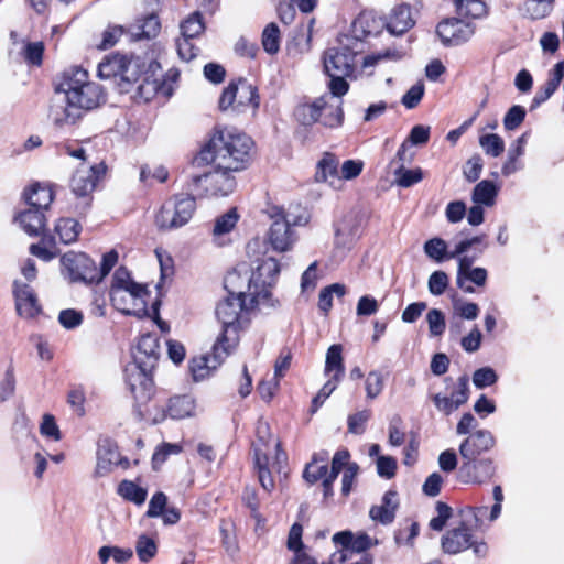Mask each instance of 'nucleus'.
I'll return each mask as SVG.
<instances>
[{
  "label": "nucleus",
  "instance_id": "obj_7",
  "mask_svg": "<svg viewBox=\"0 0 564 564\" xmlns=\"http://www.w3.org/2000/svg\"><path fill=\"white\" fill-rule=\"evenodd\" d=\"M271 218L273 221L269 229L268 239L272 248L279 252L290 250L296 241L292 226H302L308 220L305 214L294 216L291 213H284L279 207L272 208Z\"/></svg>",
  "mask_w": 564,
  "mask_h": 564
},
{
  "label": "nucleus",
  "instance_id": "obj_3",
  "mask_svg": "<svg viewBox=\"0 0 564 564\" xmlns=\"http://www.w3.org/2000/svg\"><path fill=\"white\" fill-rule=\"evenodd\" d=\"M241 322L232 319L223 324L209 351L194 356L188 361L189 373L195 382L213 377L226 359L235 354L240 341Z\"/></svg>",
  "mask_w": 564,
  "mask_h": 564
},
{
  "label": "nucleus",
  "instance_id": "obj_25",
  "mask_svg": "<svg viewBox=\"0 0 564 564\" xmlns=\"http://www.w3.org/2000/svg\"><path fill=\"white\" fill-rule=\"evenodd\" d=\"M358 237V227L352 218H344L336 227L335 248L343 253L349 250Z\"/></svg>",
  "mask_w": 564,
  "mask_h": 564
},
{
  "label": "nucleus",
  "instance_id": "obj_46",
  "mask_svg": "<svg viewBox=\"0 0 564 564\" xmlns=\"http://www.w3.org/2000/svg\"><path fill=\"white\" fill-rule=\"evenodd\" d=\"M239 219V215L236 208L229 209L227 213L217 217L215 220V226L213 232L215 236H221L230 232L236 226Z\"/></svg>",
  "mask_w": 564,
  "mask_h": 564
},
{
  "label": "nucleus",
  "instance_id": "obj_37",
  "mask_svg": "<svg viewBox=\"0 0 564 564\" xmlns=\"http://www.w3.org/2000/svg\"><path fill=\"white\" fill-rule=\"evenodd\" d=\"M127 58L122 55H113L104 58L98 66V75L100 78H119L121 70L124 67Z\"/></svg>",
  "mask_w": 564,
  "mask_h": 564
},
{
  "label": "nucleus",
  "instance_id": "obj_5",
  "mask_svg": "<svg viewBox=\"0 0 564 564\" xmlns=\"http://www.w3.org/2000/svg\"><path fill=\"white\" fill-rule=\"evenodd\" d=\"M55 90L66 95V100L76 105L83 115L99 107L106 100L102 87L90 82L88 72L77 66L63 72Z\"/></svg>",
  "mask_w": 564,
  "mask_h": 564
},
{
  "label": "nucleus",
  "instance_id": "obj_54",
  "mask_svg": "<svg viewBox=\"0 0 564 564\" xmlns=\"http://www.w3.org/2000/svg\"><path fill=\"white\" fill-rule=\"evenodd\" d=\"M340 380L328 377V380L318 391L316 397L312 400L311 412L315 413L323 403L327 400V398L335 391Z\"/></svg>",
  "mask_w": 564,
  "mask_h": 564
},
{
  "label": "nucleus",
  "instance_id": "obj_10",
  "mask_svg": "<svg viewBox=\"0 0 564 564\" xmlns=\"http://www.w3.org/2000/svg\"><path fill=\"white\" fill-rule=\"evenodd\" d=\"M496 445V437L489 430H477L470 433L459 445L462 469L468 471L474 468L475 458L490 451Z\"/></svg>",
  "mask_w": 564,
  "mask_h": 564
},
{
  "label": "nucleus",
  "instance_id": "obj_17",
  "mask_svg": "<svg viewBox=\"0 0 564 564\" xmlns=\"http://www.w3.org/2000/svg\"><path fill=\"white\" fill-rule=\"evenodd\" d=\"M398 508L399 499L397 491L388 490L384 492L381 503L370 508L369 517L376 522L389 525L394 521Z\"/></svg>",
  "mask_w": 564,
  "mask_h": 564
},
{
  "label": "nucleus",
  "instance_id": "obj_62",
  "mask_svg": "<svg viewBox=\"0 0 564 564\" xmlns=\"http://www.w3.org/2000/svg\"><path fill=\"white\" fill-rule=\"evenodd\" d=\"M419 523L412 521L408 528V531L405 529H399L398 531H395L394 542L397 545L406 544L412 546L414 543V539L419 535Z\"/></svg>",
  "mask_w": 564,
  "mask_h": 564
},
{
  "label": "nucleus",
  "instance_id": "obj_19",
  "mask_svg": "<svg viewBox=\"0 0 564 564\" xmlns=\"http://www.w3.org/2000/svg\"><path fill=\"white\" fill-rule=\"evenodd\" d=\"M118 462L119 452L117 444L110 438L100 440L97 447L96 474L98 476L107 475L113 466H117Z\"/></svg>",
  "mask_w": 564,
  "mask_h": 564
},
{
  "label": "nucleus",
  "instance_id": "obj_8",
  "mask_svg": "<svg viewBox=\"0 0 564 564\" xmlns=\"http://www.w3.org/2000/svg\"><path fill=\"white\" fill-rule=\"evenodd\" d=\"M196 209V200L191 195L177 194L167 199L155 216L160 230H172L187 224Z\"/></svg>",
  "mask_w": 564,
  "mask_h": 564
},
{
  "label": "nucleus",
  "instance_id": "obj_29",
  "mask_svg": "<svg viewBox=\"0 0 564 564\" xmlns=\"http://www.w3.org/2000/svg\"><path fill=\"white\" fill-rule=\"evenodd\" d=\"M319 98H325V107L322 108V117L319 122L325 127L336 128L343 123L344 111L341 108V100H333V96L324 94Z\"/></svg>",
  "mask_w": 564,
  "mask_h": 564
},
{
  "label": "nucleus",
  "instance_id": "obj_22",
  "mask_svg": "<svg viewBox=\"0 0 564 564\" xmlns=\"http://www.w3.org/2000/svg\"><path fill=\"white\" fill-rule=\"evenodd\" d=\"M563 78L564 62H558L550 72L546 83L535 93L532 99L531 109L538 108L541 104L546 101L557 90Z\"/></svg>",
  "mask_w": 564,
  "mask_h": 564
},
{
  "label": "nucleus",
  "instance_id": "obj_13",
  "mask_svg": "<svg viewBox=\"0 0 564 564\" xmlns=\"http://www.w3.org/2000/svg\"><path fill=\"white\" fill-rule=\"evenodd\" d=\"M355 57V53L348 47L329 48L324 58L326 74L352 75Z\"/></svg>",
  "mask_w": 564,
  "mask_h": 564
},
{
  "label": "nucleus",
  "instance_id": "obj_39",
  "mask_svg": "<svg viewBox=\"0 0 564 564\" xmlns=\"http://www.w3.org/2000/svg\"><path fill=\"white\" fill-rule=\"evenodd\" d=\"M117 492L123 499L138 506L143 505L148 496L147 489L135 485L131 480H122L118 486Z\"/></svg>",
  "mask_w": 564,
  "mask_h": 564
},
{
  "label": "nucleus",
  "instance_id": "obj_55",
  "mask_svg": "<svg viewBox=\"0 0 564 564\" xmlns=\"http://www.w3.org/2000/svg\"><path fill=\"white\" fill-rule=\"evenodd\" d=\"M487 270L484 269V268H474L471 271H469L465 276H464V286L465 288H459L460 290H463L465 293H474L475 292V289L473 288V285L469 283V282H473L474 284L478 285V286H482L486 284V281H487Z\"/></svg>",
  "mask_w": 564,
  "mask_h": 564
},
{
  "label": "nucleus",
  "instance_id": "obj_32",
  "mask_svg": "<svg viewBox=\"0 0 564 564\" xmlns=\"http://www.w3.org/2000/svg\"><path fill=\"white\" fill-rule=\"evenodd\" d=\"M194 411V403L192 399L187 395H176L169 400V404L166 408V413L161 415L160 421H162L165 416H170L174 420H181L186 416H189ZM154 422L158 423L159 420L154 419Z\"/></svg>",
  "mask_w": 564,
  "mask_h": 564
},
{
  "label": "nucleus",
  "instance_id": "obj_58",
  "mask_svg": "<svg viewBox=\"0 0 564 564\" xmlns=\"http://www.w3.org/2000/svg\"><path fill=\"white\" fill-rule=\"evenodd\" d=\"M449 283L448 275L444 271H434L427 281L429 291L433 295H441L445 292Z\"/></svg>",
  "mask_w": 564,
  "mask_h": 564
},
{
  "label": "nucleus",
  "instance_id": "obj_21",
  "mask_svg": "<svg viewBox=\"0 0 564 564\" xmlns=\"http://www.w3.org/2000/svg\"><path fill=\"white\" fill-rule=\"evenodd\" d=\"M414 24L411 7L406 3H400L392 8L387 21V30L391 34L401 35Z\"/></svg>",
  "mask_w": 564,
  "mask_h": 564
},
{
  "label": "nucleus",
  "instance_id": "obj_26",
  "mask_svg": "<svg viewBox=\"0 0 564 564\" xmlns=\"http://www.w3.org/2000/svg\"><path fill=\"white\" fill-rule=\"evenodd\" d=\"M338 165L339 161L334 154L325 153L317 163L315 180L317 182H327L330 186L335 187L337 183H340Z\"/></svg>",
  "mask_w": 564,
  "mask_h": 564
},
{
  "label": "nucleus",
  "instance_id": "obj_59",
  "mask_svg": "<svg viewBox=\"0 0 564 564\" xmlns=\"http://www.w3.org/2000/svg\"><path fill=\"white\" fill-rule=\"evenodd\" d=\"M525 118V109L522 106L516 105L512 106L506 113L503 118L505 129L508 131H512L517 129Z\"/></svg>",
  "mask_w": 564,
  "mask_h": 564
},
{
  "label": "nucleus",
  "instance_id": "obj_18",
  "mask_svg": "<svg viewBox=\"0 0 564 564\" xmlns=\"http://www.w3.org/2000/svg\"><path fill=\"white\" fill-rule=\"evenodd\" d=\"M280 273V265L278 261L273 258H268L262 261L261 264L257 267V270L252 272L250 278H246L243 282H248V290L251 292L252 284L254 288L260 283L263 288L262 290L269 291L265 286H271L276 276Z\"/></svg>",
  "mask_w": 564,
  "mask_h": 564
},
{
  "label": "nucleus",
  "instance_id": "obj_44",
  "mask_svg": "<svg viewBox=\"0 0 564 564\" xmlns=\"http://www.w3.org/2000/svg\"><path fill=\"white\" fill-rule=\"evenodd\" d=\"M425 254L437 263L447 259V243L442 238L429 239L423 246Z\"/></svg>",
  "mask_w": 564,
  "mask_h": 564
},
{
  "label": "nucleus",
  "instance_id": "obj_12",
  "mask_svg": "<svg viewBox=\"0 0 564 564\" xmlns=\"http://www.w3.org/2000/svg\"><path fill=\"white\" fill-rule=\"evenodd\" d=\"M106 173L104 163L94 164L89 167L82 165L74 173L70 187L75 195L87 197L96 187L97 182Z\"/></svg>",
  "mask_w": 564,
  "mask_h": 564
},
{
  "label": "nucleus",
  "instance_id": "obj_14",
  "mask_svg": "<svg viewBox=\"0 0 564 564\" xmlns=\"http://www.w3.org/2000/svg\"><path fill=\"white\" fill-rule=\"evenodd\" d=\"M471 530L464 521L459 527L448 530L442 536V550L447 554L455 555L469 549L473 538Z\"/></svg>",
  "mask_w": 564,
  "mask_h": 564
},
{
  "label": "nucleus",
  "instance_id": "obj_15",
  "mask_svg": "<svg viewBox=\"0 0 564 564\" xmlns=\"http://www.w3.org/2000/svg\"><path fill=\"white\" fill-rule=\"evenodd\" d=\"M83 117L82 110L73 102L66 100V95L62 100H54L50 107L48 118L57 128L73 126Z\"/></svg>",
  "mask_w": 564,
  "mask_h": 564
},
{
  "label": "nucleus",
  "instance_id": "obj_51",
  "mask_svg": "<svg viewBox=\"0 0 564 564\" xmlns=\"http://www.w3.org/2000/svg\"><path fill=\"white\" fill-rule=\"evenodd\" d=\"M487 511V506L466 507L462 511L464 522H466L471 529L479 530L482 527V518L486 516Z\"/></svg>",
  "mask_w": 564,
  "mask_h": 564
},
{
  "label": "nucleus",
  "instance_id": "obj_50",
  "mask_svg": "<svg viewBox=\"0 0 564 564\" xmlns=\"http://www.w3.org/2000/svg\"><path fill=\"white\" fill-rule=\"evenodd\" d=\"M479 144L488 155L494 158L499 156L505 150V142L502 138L495 133L481 135Z\"/></svg>",
  "mask_w": 564,
  "mask_h": 564
},
{
  "label": "nucleus",
  "instance_id": "obj_43",
  "mask_svg": "<svg viewBox=\"0 0 564 564\" xmlns=\"http://www.w3.org/2000/svg\"><path fill=\"white\" fill-rule=\"evenodd\" d=\"M459 15L479 19L486 14V4L481 0H454Z\"/></svg>",
  "mask_w": 564,
  "mask_h": 564
},
{
  "label": "nucleus",
  "instance_id": "obj_11",
  "mask_svg": "<svg viewBox=\"0 0 564 564\" xmlns=\"http://www.w3.org/2000/svg\"><path fill=\"white\" fill-rule=\"evenodd\" d=\"M436 33L444 45L457 46L471 39L475 33V26L470 22L452 18L440 22Z\"/></svg>",
  "mask_w": 564,
  "mask_h": 564
},
{
  "label": "nucleus",
  "instance_id": "obj_41",
  "mask_svg": "<svg viewBox=\"0 0 564 564\" xmlns=\"http://www.w3.org/2000/svg\"><path fill=\"white\" fill-rule=\"evenodd\" d=\"M352 535L350 531H340L333 535V542L340 545L343 550L333 553L328 564H341L347 560L346 552L351 549Z\"/></svg>",
  "mask_w": 564,
  "mask_h": 564
},
{
  "label": "nucleus",
  "instance_id": "obj_1",
  "mask_svg": "<svg viewBox=\"0 0 564 564\" xmlns=\"http://www.w3.org/2000/svg\"><path fill=\"white\" fill-rule=\"evenodd\" d=\"M252 144L250 137L235 128L217 129L192 161L194 167L215 164L213 171L191 175L194 189L203 187L212 196L231 194L236 188V180L231 173L247 166Z\"/></svg>",
  "mask_w": 564,
  "mask_h": 564
},
{
  "label": "nucleus",
  "instance_id": "obj_64",
  "mask_svg": "<svg viewBox=\"0 0 564 564\" xmlns=\"http://www.w3.org/2000/svg\"><path fill=\"white\" fill-rule=\"evenodd\" d=\"M377 473L380 477L391 479L395 475L397 459L392 456H379L377 458Z\"/></svg>",
  "mask_w": 564,
  "mask_h": 564
},
{
  "label": "nucleus",
  "instance_id": "obj_38",
  "mask_svg": "<svg viewBox=\"0 0 564 564\" xmlns=\"http://www.w3.org/2000/svg\"><path fill=\"white\" fill-rule=\"evenodd\" d=\"M30 253L44 261H50L58 256L59 250L56 248L53 236L43 235L40 243H32L30 246Z\"/></svg>",
  "mask_w": 564,
  "mask_h": 564
},
{
  "label": "nucleus",
  "instance_id": "obj_20",
  "mask_svg": "<svg viewBox=\"0 0 564 564\" xmlns=\"http://www.w3.org/2000/svg\"><path fill=\"white\" fill-rule=\"evenodd\" d=\"M14 221L31 237L41 236L46 225V218L43 212L32 207H28L25 210L18 213L14 217Z\"/></svg>",
  "mask_w": 564,
  "mask_h": 564
},
{
  "label": "nucleus",
  "instance_id": "obj_35",
  "mask_svg": "<svg viewBox=\"0 0 564 564\" xmlns=\"http://www.w3.org/2000/svg\"><path fill=\"white\" fill-rule=\"evenodd\" d=\"M325 98H316L312 104L300 105L295 110L297 120L304 126L318 122L322 117V108L325 107Z\"/></svg>",
  "mask_w": 564,
  "mask_h": 564
},
{
  "label": "nucleus",
  "instance_id": "obj_34",
  "mask_svg": "<svg viewBox=\"0 0 564 564\" xmlns=\"http://www.w3.org/2000/svg\"><path fill=\"white\" fill-rule=\"evenodd\" d=\"M324 373L326 377H332L341 380L345 373V367L341 356V346L332 345L326 354Z\"/></svg>",
  "mask_w": 564,
  "mask_h": 564
},
{
  "label": "nucleus",
  "instance_id": "obj_63",
  "mask_svg": "<svg viewBox=\"0 0 564 564\" xmlns=\"http://www.w3.org/2000/svg\"><path fill=\"white\" fill-rule=\"evenodd\" d=\"M40 432L43 436L48 437L53 441H59L62 438L61 431L55 422V417L52 414H44Z\"/></svg>",
  "mask_w": 564,
  "mask_h": 564
},
{
  "label": "nucleus",
  "instance_id": "obj_40",
  "mask_svg": "<svg viewBox=\"0 0 564 564\" xmlns=\"http://www.w3.org/2000/svg\"><path fill=\"white\" fill-rule=\"evenodd\" d=\"M393 174L395 177L394 183L402 188L411 187L423 180L422 169L415 167L413 170H409L403 166V163L395 167Z\"/></svg>",
  "mask_w": 564,
  "mask_h": 564
},
{
  "label": "nucleus",
  "instance_id": "obj_36",
  "mask_svg": "<svg viewBox=\"0 0 564 564\" xmlns=\"http://www.w3.org/2000/svg\"><path fill=\"white\" fill-rule=\"evenodd\" d=\"M80 225L74 218H59L55 225V234L64 245L73 243L80 232Z\"/></svg>",
  "mask_w": 564,
  "mask_h": 564
},
{
  "label": "nucleus",
  "instance_id": "obj_61",
  "mask_svg": "<svg viewBox=\"0 0 564 564\" xmlns=\"http://www.w3.org/2000/svg\"><path fill=\"white\" fill-rule=\"evenodd\" d=\"M424 95V84L422 82L413 85L402 97L401 102L408 109L415 108Z\"/></svg>",
  "mask_w": 564,
  "mask_h": 564
},
{
  "label": "nucleus",
  "instance_id": "obj_53",
  "mask_svg": "<svg viewBox=\"0 0 564 564\" xmlns=\"http://www.w3.org/2000/svg\"><path fill=\"white\" fill-rule=\"evenodd\" d=\"M330 77V82L328 84V88L330 93L329 96H333V100H341L340 98L348 93L349 84L346 78L351 75H337V74H327Z\"/></svg>",
  "mask_w": 564,
  "mask_h": 564
},
{
  "label": "nucleus",
  "instance_id": "obj_47",
  "mask_svg": "<svg viewBox=\"0 0 564 564\" xmlns=\"http://www.w3.org/2000/svg\"><path fill=\"white\" fill-rule=\"evenodd\" d=\"M135 552L141 562L148 563L156 555L158 546L152 538L143 534L137 540Z\"/></svg>",
  "mask_w": 564,
  "mask_h": 564
},
{
  "label": "nucleus",
  "instance_id": "obj_33",
  "mask_svg": "<svg viewBox=\"0 0 564 564\" xmlns=\"http://www.w3.org/2000/svg\"><path fill=\"white\" fill-rule=\"evenodd\" d=\"M498 193L499 186L492 181L484 180L474 187L471 200L474 204L491 207L496 204Z\"/></svg>",
  "mask_w": 564,
  "mask_h": 564
},
{
  "label": "nucleus",
  "instance_id": "obj_28",
  "mask_svg": "<svg viewBox=\"0 0 564 564\" xmlns=\"http://www.w3.org/2000/svg\"><path fill=\"white\" fill-rule=\"evenodd\" d=\"M160 21L155 14H149L143 19L137 20L129 28V33L132 40L139 41L143 39L155 37L160 31Z\"/></svg>",
  "mask_w": 564,
  "mask_h": 564
},
{
  "label": "nucleus",
  "instance_id": "obj_27",
  "mask_svg": "<svg viewBox=\"0 0 564 564\" xmlns=\"http://www.w3.org/2000/svg\"><path fill=\"white\" fill-rule=\"evenodd\" d=\"M525 143L527 135L522 134L510 145L507 161L501 167L502 175L510 176L523 169V163L520 161V158L524 154Z\"/></svg>",
  "mask_w": 564,
  "mask_h": 564
},
{
  "label": "nucleus",
  "instance_id": "obj_9",
  "mask_svg": "<svg viewBox=\"0 0 564 564\" xmlns=\"http://www.w3.org/2000/svg\"><path fill=\"white\" fill-rule=\"evenodd\" d=\"M63 271L72 282L85 284H98L97 265L87 254L79 252H67L61 258Z\"/></svg>",
  "mask_w": 564,
  "mask_h": 564
},
{
  "label": "nucleus",
  "instance_id": "obj_24",
  "mask_svg": "<svg viewBox=\"0 0 564 564\" xmlns=\"http://www.w3.org/2000/svg\"><path fill=\"white\" fill-rule=\"evenodd\" d=\"M474 468L468 471L459 467V477L464 482L481 484L490 479L495 474L494 462L490 458H475Z\"/></svg>",
  "mask_w": 564,
  "mask_h": 564
},
{
  "label": "nucleus",
  "instance_id": "obj_31",
  "mask_svg": "<svg viewBox=\"0 0 564 564\" xmlns=\"http://www.w3.org/2000/svg\"><path fill=\"white\" fill-rule=\"evenodd\" d=\"M254 468L261 487L271 492L274 489V480L269 468V457L267 451H262L254 445Z\"/></svg>",
  "mask_w": 564,
  "mask_h": 564
},
{
  "label": "nucleus",
  "instance_id": "obj_52",
  "mask_svg": "<svg viewBox=\"0 0 564 564\" xmlns=\"http://www.w3.org/2000/svg\"><path fill=\"white\" fill-rule=\"evenodd\" d=\"M384 382L380 371L372 370L367 375L365 389L368 399H376L383 390Z\"/></svg>",
  "mask_w": 564,
  "mask_h": 564
},
{
  "label": "nucleus",
  "instance_id": "obj_30",
  "mask_svg": "<svg viewBox=\"0 0 564 564\" xmlns=\"http://www.w3.org/2000/svg\"><path fill=\"white\" fill-rule=\"evenodd\" d=\"M24 197L29 207L42 212L46 210L54 199L52 189L40 184H34L25 191Z\"/></svg>",
  "mask_w": 564,
  "mask_h": 564
},
{
  "label": "nucleus",
  "instance_id": "obj_4",
  "mask_svg": "<svg viewBox=\"0 0 564 564\" xmlns=\"http://www.w3.org/2000/svg\"><path fill=\"white\" fill-rule=\"evenodd\" d=\"M110 295L113 306L122 314L152 317L145 308V297L149 295L145 286L134 282L124 267L115 271ZM159 304H152L153 317H159Z\"/></svg>",
  "mask_w": 564,
  "mask_h": 564
},
{
  "label": "nucleus",
  "instance_id": "obj_16",
  "mask_svg": "<svg viewBox=\"0 0 564 564\" xmlns=\"http://www.w3.org/2000/svg\"><path fill=\"white\" fill-rule=\"evenodd\" d=\"M15 310L21 317H36L41 307L33 290L28 284L14 282Z\"/></svg>",
  "mask_w": 564,
  "mask_h": 564
},
{
  "label": "nucleus",
  "instance_id": "obj_57",
  "mask_svg": "<svg viewBox=\"0 0 564 564\" xmlns=\"http://www.w3.org/2000/svg\"><path fill=\"white\" fill-rule=\"evenodd\" d=\"M370 416L371 412L369 410H362L349 415L347 420L348 432L356 435L362 434Z\"/></svg>",
  "mask_w": 564,
  "mask_h": 564
},
{
  "label": "nucleus",
  "instance_id": "obj_6",
  "mask_svg": "<svg viewBox=\"0 0 564 564\" xmlns=\"http://www.w3.org/2000/svg\"><path fill=\"white\" fill-rule=\"evenodd\" d=\"M241 276L237 271L229 272L225 278V289L228 295L220 301L215 310L216 317H239L241 312L263 313L262 306H272L271 292L261 290L257 292H249V302H247V294L241 289L236 288V283Z\"/></svg>",
  "mask_w": 564,
  "mask_h": 564
},
{
  "label": "nucleus",
  "instance_id": "obj_45",
  "mask_svg": "<svg viewBox=\"0 0 564 564\" xmlns=\"http://www.w3.org/2000/svg\"><path fill=\"white\" fill-rule=\"evenodd\" d=\"M205 29L202 14L198 11L193 12L182 24V36L186 39H194L199 35Z\"/></svg>",
  "mask_w": 564,
  "mask_h": 564
},
{
  "label": "nucleus",
  "instance_id": "obj_23",
  "mask_svg": "<svg viewBox=\"0 0 564 564\" xmlns=\"http://www.w3.org/2000/svg\"><path fill=\"white\" fill-rule=\"evenodd\" d=\"M236 84L237 89V105H235V113L245 112L248 108H258L259 96L257 88L249 84L246 79L239 78Z\"/></svg>",
  "mask_w": 564,
  "mask_h": 564
},
{
  "label": "nucleus",
  "instance_id": "obj_49",
  "mask_svg": "<svg viewBox=\"0 0 564 564\" xmlns=\"http://www.w3.org/2000/svg\"><path fill=\"white\" fill-rule=\"evenodd\" d=\"M555 0H528L525 2V12L534 20L543 19L553 9Z\"/></svg>",
  "mask_w": 564,
  "mask_h": 564
},
{
  "label": "nucleus",
  "instance_id": "obj_48",
  "mask_svg": "<svg viewBox=\"0 0 564 564\" xmlns=\"http://www.w3.org/2000/svg\"><path fill=\"white\" fill-rule=\"evenodd\" d=\"M343 297L345 295V286L339 283L332 284L323 289L319 293L318 306L325 314L332 307L333 296Z\"/></svg>",
  "mask_w": 564,
  "mask_h": 564
},
{
  "label": "nucleus",
  "instance_id": "obj_56",
  "mask_svg": "<svg viewBox=\"0 0 564 564\" xmlns=\"http://www.w3.org/2000/svg\"><path fill=\"white\" fill-rule=\"evenodd\" d=\"M498 380L496 371L490 367L477 369L473 375V382L476 388L484 389L495 384Z\"/></svg>",
  "mask_w": 564,
  "mask_h": 564
},
{
  "label": "nucleus",
  "instance_id": "obj_2",
  "mask_svg": "<svg viewBox=\"0 0 564 564\" xmlns=\"http://www.w3.org/2000/svg\"><path fill=\"white\" fill-rule=\"evenodd\" d=\"M161 357L160 337L155 330H142L132 350L133 361L124 368V381L138 406L154 394L152 373Z\"/></svg>",
  "mask_w": 564,
  "mask_h": 564
},
{
  "label": "nucleus",
  "instance_id": "obj_42",
  "mask_svg": "<svg viewBox=\"0 0 564 564\" xmlns=\"http://www.w3.org/2000/svg\"><path fill=\"white\" fill-rule=\"evenodd\" d=\"M281 34L276 23H269L262 32V46L268 54H276L280 50Z\"/></svg>",
  "mask_w": 564,
  "mask_h": 564
},
{
  "label": "nucleus",
  "instance_id": "obj_60",
  "mask_svg": "<svg viewBox=\"0 0 564 564\" xmlns=\"http://www.w3.org/2000/svg\"><path fill=\"white\" fill-rule=\"evenodd\" d=\"M167 497L164 492H155L149 501V507L145 512L148 518H158L163 514L166 509Z\"/></svg>",
  "mask_w": 564,
  "mask_h": 564
}]
</instances>
